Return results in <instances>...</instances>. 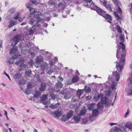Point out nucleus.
<instances>
[{
  "label": "nucleus",
  "instance_id": "1",
  "mask_svg": "<svg viewBox=\"0 0 132 132\" xmlns=\"http://www.w3.org/2000/svg\"><path fill=\"white\" fill-rule=\"evenodd\" d=\"M123 35H121L119 37V38L121 42H119L120 47L118 46V49L117 51L116 57L118 60H119L121 65L118 64L116 65V67L117 70L119 72L121 71V69L123 67V64L125 61V57L126 55L125 50V46L123 43L124 39Z\"/></svg>",
  "mask_w": 132,
  "mask_h": 132
},
{
  "label": "nucleus",
  "instance_id": "2",
  "mask_svg": "<svg viewBox=\"0 0 132 132\" xmlns=\"http://www.w3.org/2000/svg\"><path fill=\"white\" fill-rule=\"evenodd\" d=\"M40 14L39 12H36L35 13V16L36 19H31L29 21V23L31 24H32L36 22V23L32 26L31 28H29L27 29V31L29 35H31L33 34L36 30V27L40 26L39 22L42 23L43 22L44 19L39 17Z\"/></svg>",
  "mask_w": 132,
  "mask_h": 132
},
{
  "label": "nucleus",
  "instance_id": "3",
  "mask_svg": "<svg viewBox=\"0 0 132 132\" xmlns=\"http://www.w3.org/2000/svg\"><path fill=\"white\" fill-rule=\"evenodd\" d=\"M23 60V59L21 58L20 59L19 61H17L16 63V64L19 66L20 70H25L27 67L28 68H30V66L28 67V65H27L26 64H24L22 63Z\"/></svg>",
  "mask_w": 132,
  "mask_h": 132
},
{
  "label": "nucleus",
  "instance_id": "4",
  "mask_svg": "<svg viewBox=\"0 0 132 132\" xmlns=\"http://www.w3.org/2000/svg\"><path fill=\"white\" fill-rule=\"evenodd\" d=\"M39 50L38 48L36 46H34L29 49L28 53L32 58L33 57L36 55V53L38 52Z\"/></svg>",
  "mask_w": 132,
  "mask_h": 132
},
{
  "label": "nucleus",
  "instance_id": "5",
  "mask_svg": "<svg viewBox=\"0 0 132 132\" xmlns=\"http://www.w3.org/2000/svg\"><path fill=\"white\" fill-rule=\"evenodd\" d=\"M85 1V5L88 7H90L91 9L92 10V8L94 7V6H96L95 4L93 2L92 0H83Z\"/></svg>",
  "mask_w": 132,
  "mask_h": 132
},
{
  "label": "nucleus",
  "instance_id": "6",
  "mask_svg": "<svg viewBox=\"0 0 132 132\" xmlns=\"http://www.w3.org/2000/svg\"><path fill=\"white\" fill-rule=\"evenodd\" d=\"M92 10H95L99 14L103 16L105 14V12L103 10L100 9L96 6H94V8H92Z\"/></svg>",
  "mask_w": 132,
  "mask_h": 132
},
{
  "label": "nucleus",
  "instance_id": "7",
  "mask_svg": "<svg viewBox=\"0 0 132 132\" xmlns=\"http://www.w3.org/2000/svg\"><path fill=\"white\" fill-rule=\"evenodd\" d=\"M72 93V91L71 89L68 90L64 94V98L66 99L70 98L71 97Z\"/></svg>",
  "mask_w": 132,
  "mask_h": 132
},
{
  "label": "nucleus",
  "instance_id": "8",
  "mask_svg": "<svg viewBox=\"0 0 132 132\" xmlns=\"http://www.w3.org/2000/svg\"><path fill=\"white\" fill-rule=\"evenodd\" d=\"M62 84L61 82H58L56 83V89H55L53 88H51V90H52L53 92H54L55 91L58 92L59 91V90H57V89H59V88H60L62 87Z\"/></svg>",
  "mask_w": 132,
  "mask_h": 132
},
{
  "label": "nucleus",
  "instance_id": "9",
  "mask_svg": "<svg viewBox=\"0 0 132 132\" xmlns=\"http://www.w3.org/2000/svg\"><path fill=\"white\" fill-rule=\"evenodd\" d=\"M21 35H17L14 37L13 40L15 43L14 46L15 45L19 42V41L21 40Z\"/></svg>",
  "mask_w": 132,
  "mask_h": 132
},
{
  "label": "nucleus",
  "instance_id": "10",
  "mask_svg": "<svg viewBox=\"0 0 132 132\" xmlns=\"http://www.w3.org/2000/svg\"><path fill=\"white\" fill-rule=\"evenodd\" d=\"M43 59L42 56H37L35 59V63H36L39 64L43 61Z\"/></svg>",
  "mask_w": 132,
  "mask_h": 132
},
{
  "label": "nucleus",
  "instance_id": "11",
  "mask_svg": "<svg viewBox=\"0 0 132 132\" xmlns=\"http://www.w3.org/2000/svg\"><path fill=\"white\" fill-rule=\"evenodd\" d=\"M18 58V57L17 55H13L12 59H10L7 62L8 65H10L11 64L13 63L14 61L13 60L16 59H17Z\"/></svg>",
  "mask_w": 132,
  "mask_h": 132
},
{
  "label": "nucleus",
  "instance_id": "12",
  "mask_svg": "<svg viewBox=\"0 0 132 132\" xmlns=\"http://www.w3.org/2000/svg\"><path fill=\"white\" fill-rule=\"evenodd\" d=\"M103 17L106 19L108 22L110 23H112V18L111 16L109 14H104Z\"/></svg>",
  "mask_w": 132,
  "mask_h": 132
},
{
  "label": "nucleus",
  "instance_id": "13",
  "mask_svg": "<svg viewBox=\"0 0 132 132\" xmlns=\"http://www.w3.org/2000/svg\"><path fill=\"white\" fill-rule=\"evenodd\" d=\"M103 94H98V95H96L93 97V98L95 101H96L100 99L102 97Z\"/></svg>",
  "mask_w": 132,
  "mask_h": 132
},
{
  "label": "nucleus",
  "instance_id": "14",
  "mask_svg": "<svg viewBox=\"0 0 132 132\" xmlns=\"http://www.w3.org/2000/svg\"><path fill=\"white\" fill-rule=\"evenodd\" d=\"M73 119L76 122L79 121L80 119V115L78 114L75 115L73 117Z\"/></svg>",
  "mask_w": 132,
  "mask_h": 132
},
{
  "label": "nucleus",
  "instance_id": "15",
  "mask_svg": "<svg viewBox=\"0 0 132 132\" xmlns=\"http://www.w3.org/2000/svg\"><path fill=\"white\" fill-rule=\"evenodd\" d=\"M29 11H30V12L31 14H32L34 13V19H36V18H36L35 17V13H36V12H38V13L39 12L40 13V15H39V18H40V16L42 15V14H41V13L40 12H35V9L33 8H31L30 9H29Z\"/></svg>",
  "mask_w": 132,
  "mask_h": 132
},
{
  "label": "nucleus",
  "instance_id": "16",
  "mask_svg": "<svg viewBox=\"0 0 132 132\" xmlns=\"http://www.w3.org/2000/svg\"><path fill=\"white\" fill-rule=\"evenodd\" d=\"M99 113V110L98 108L94 109L92 111V114L94 116H97Z\"/></svg>",
  "mask_w": 132,
  "mask_h": 132
},
{
  "label": "nucleus",
  "instance_id": "17",
  "mask_svg": "<svg viewBox=\"0 0 132 132\" xmlns=\"http://www.w3.org/2000/svg\"><path fill=\"white\" fill-rule=\"evenodd\" d=\"M101 2L102 3L103 5L107 9H109L111 11V7L109 5H108L107 4V2L105 0H101Z\"/></svg>",
  "mask_w": 132,
  "mask_h": 132
},
{
  "label": "nucleus",
  "instance_id": "18",
  "mask_svg": "<svg viewBox=\"0 0 132 132\" xmlns=\"http://www.w3.org/2000/svg\"><path fill=\"white\" fill-rule=\"evenodd\" d=\"M65 8V6L62 4L60 3L59 4L58 11L59 12H60L61 11L64 9Z\"/></svg>",
  "mask_w": 132,
  "mask_h": 132
},
{
  "label": "nucleus",
  "instance_id": "19",
  "mask_svg": "<svg viewBox=\"0 0 132 132\" xmlns=\"http://www.w3.org/2000/svg\"><path fill=\"white\" fill-rule=\"evenodd\" d=\"M50 107L53 109H55L58 108L60 107V104L57 103L56 104H52L50 106Z\"/></svg>",
  "mask_w": 132,
  "mask_h": 132
},
{
  "label": "nucleus",
  "instance_id": "20",
  "mask_svg": "<svg viewBox=\"0 0 132 132\" xmlns=\"http://www.w3.org/2000/svg\"><path fill=\"white\" fill-rule=\"evenodd\" d=\"M62 114V112L61 111H57L54 112L53 113V115L57 117H59Z\"/></svg>",
  "mask_w": 132,
  "mask_h": 132
},
{
  "label": "nucleus",
  "instance_id": "21",
  "mask_svg": "<svg viewBox=\"0 0 132 132\" xmlns=\"http://www.w3.org/2000/svg\"><path fill=\"white\" fill-rule=\"evenodd\" d=\"M46 87V86L45 83L44 82L42 83L39 87V89L41 91H43L45 90Z\"/></svg>",
  "mask_w": 132,
  "mask_h": 132
},
{
  "label": "nucleus",
  "instance_id": "22",
  "mask_svg": "<svg viewBox=\"0 0 132 132\" xmlns=\"http://www.w3.org/2000/svg\"><path fill=\"white\" fill-rule=\"evenodd\" d=\"M18 51V49L16 47H13L10 50V54H14L16 53Z\"/></svg>",
  "mask_w": 132,
  "mask_h": 132
},
{
  "label": "nucleus",
  "instance_id": "23",
  "mask_svg": "<svg viewBox=\"0 0 132 132\" xmlns=\"http://www.w3.org/2000/svg\"><path fill=\"white\" fill-rule=\"evenodd\" d=\"M22 75L20 73H17L15 74L13 76L14 78L16 80L19 79L21 78Z\"/></svg>",
  "mask_w": 132,
  "mask_h": 132
},
{
  "label": "nucleus",
  "instance_id": "24",
  "mask_svg": "<svg viewBox=\"0 0 132 132\" xmlns=\"http://www.w3.org/2000/svg\"><path fill=\"white\" fill-rule=\"evenodd\" d=\"M73 115V111L72 110H70L67 114V119H69Z\"/></svg>",
  "mask_w": 132,
  "mask_h": 132
},
{
  "label": "nucleus",
  "instance_id": "25",
  "mask_svg": "<svg viewBox=\"0 0 132 132\" xmlns=\"http://www.w3.org/2000/svg\"><path fill=\"white\" fill-rule=\"evenodd\" d=\"M114 14L117 20L119 21L120 20L122 19V16L121 15L119 16L117 12H114Z\"/></svg>",
  "mask_w": 132,
  "mask_h": 132
},
{
  "label": "nucleus",
  "instance_id": "26",
  "mask_svg": "<svg viewBox=\"0 0 132 132\" xmlns=\"http://www.w3.org/2000/svg\"><path fill=\"white\" fill-rule=\"evenodd\" d=\"M95 104L92 103L90 104L88 106V109L89 111H92L95 108Z\"/></svg>",
  "mask_w": 132,
  "mask_h": 132
},
{
  "label": "nucleus",
  "instance_id": "27",
  "mask_svg": "<svg viewBox=\"0 0 132 132\" xmlns=\"http://www.w3.org/2000/svg\"><path fill=\"white\" fill-rule=\"evenodd\" d=\"M101 101L104 104H106L107 102V98L105 96H103V94L102 97L101 98Z\"/></svg>",
  "mask_w": 132,
  "mask_h": 132
},
{
  "label": "nucleus",
  "instance_id": "28",
  "mask_svg": "<svg viewBox=\"0 0 132 132\" xmlns=\"http://www.w3.org/2000/svg\"><path fill=\"white\" fill-rule=\"evenodd\" d=\"M25 73L26 76L27 77H29L31 74V70L29 69H27Z\"/></svg>",
  "mask_w": 132,
  "mask_h": 132
},
{
  "label": "nucleus",
  "instance_id": "29",
  "mask_svg": "<svg viewBox=\"0 0 132 132\" xmlns=\"http://www.w3.org/2000/svg\"><path fill=\"white\" fill-rule=\"evenodd\" d=\"M9 24L8 25V27L9 28H11L13 26L15 23V22L13 20H11L9 21Z\"/></svg>",
  "mask_w": 132,
  "mask_h": 132
},
{
  "label": "nucleus",
  "instance_id": "30",
  "mask_svg": "<svg viewBox=\"0 0 132 132\" xmlns=\"http://www.w3.org/2000/svg\"><path fill=\"white\" fill-rule=\"evenodd\" d=\"M83 92L82 90H79L77 91V95L78 96V98H80V96Z\"/></svg>",
  "mask_w": 132,
  "mask_h": 132
},
{
  "label": "nucleus",
  "instance_id": "31",
  "mask_svg": "<svg viewBox=\"0 0 132 132\" xmlns=\"http://www.w3.org/2000/svg\"><path fill=\"white\" fill-rule=\"evenodd\" d=\"M48 67V64L45 63H43L41 66V68L43 70L45 69Z\"/></svg>",
  "mask_w": 132,
  "mask_h": 132
},
{
  "label": "nucleus",
  "instance_id": "32",
  "mask_svg": "<svg viewBox=\"0 0 132 132\" xmlns=\"http://www.w3.org/2000/svg\"><path fill=\"white\" fill-rule=\"evenodd\" d=\"M78 78L77 76H75L72 78V81L73 82L75 83L78 81Z\"/></svg>",
  "mask_w": 132,
  "mask_h": 132
},
{
  "label": "nucleus",
  "instance_id": "33",
  "mask_svg": "<svg viewBox=\"0 0 132 132\" xmlns=\"http://www.w3.org/2000/svg\"><path fill=\"white\" fill-rule=\"evenodd\" d=\"M126 127L128 128L132 129V123L130 122H128L126 124Z\"/></svg>",
  "mask_w": 132,
  "mask_h": 132
},
{
  "label": "nucleus",
  "instance_id": "34",
  "mask_svg": "<svg viewBox=\"0 0 132 132\" xmlns=\"http://www.w3.org/2000/svg\"><path fill=\"white\" fill-rule=\"evenodd\" d=\"M41 93L40 92L38 91H36L34 95V96L35 97H39L40 96Z\"/></svg>",
  "mask_w": 132,
  "mask_h": 132
},
{
  "label": "nucleus",
  "instance_id": "35",
  "mask_svg": "<svg viewBox=\"0 0 132 132\" xmlns=\"http://www.w3.org/2000/svg\"><path fill=\"white\" fill-rule=\"evenodd\" d=\"M84 89L86 93H89L91 91L90 88L89 87H87L86 86H85Z\"/></svg>",
  "mask_w": 132,
  "mask_h": 132
},
{
  "label": "nucleus",
  "instance_id": "36",
  "mask_svg": "<svg viewBox=\"0 0 132 132\" xmlns=\"http://www.w3.org/2000/svg\"><path fill=\"white\" fill-rule=\"evenodd\" d=\"M97 108L98 109L101 110L103 109V105L102 103H98L97 104Z\"/></svg>",
  "mask_w": 132,
  "mask_h": 132
},
{
  "label": "nucleus",
  "instance_id": "37",
  "mask_svg": "<svg viewBox=\"0 0 132 132\" xmlns=\"http://www.w3.org/2000/svg\"><path fill=\"white\" fill-rule=\"evenodd\" d=\"M86 110L84 109L82 110L80 112V115L81 116L84 114L86 112Z\"/></svg>",
  "mask_w": 132,
  "mask_h": 132
},
{
  "label": "nucleus",
  "instance_id": "38",
  "mask_svg": "<svg viewBox=\"0 0 132 132\" xmlns=\"http://www.w3.org/2000/svg\"><path fill=\"white\" fill-rule=\"evenodd\" d=\"M96 117V116H94L92 114V115L90 116L89 117V119L91 121H93L95 119V117Z\"/></svg>",
  "mask_w": 132,
  "mask_h": 132
},
{
  "label": "nucleus",
  "instance_id": "39",
  "mask_svg": "<svg viewBox=\"0 0 132 132\" xmlns=\"http://www.w3.org/2000/svg\"><path fill=\"white\" fill-rule=\"evenodd\" d=\"M20 16L19 14L18 13H17L15 14L14 16V19L15 20H17L19 19Z\"/></svg>",
  "mask_w": 132,
  "mask_h": 132
},
{
  "label": "nucleus",
  "instance_id": "40",
  "mask_svg": "<svg viewBox=\"0 0 132 132\" xmlns=\"http://www.w3.org/2000/svg\"><path fill=\"white\" fill-rule=\"evenodd\" d=\"M31 2L33 4L37 5L39 2L38 0H31Z\"/></svg>",
  "mask_w": 132,
  "mask_h": 132
},
{
  "label": "nucleus",
  "instance_id": "41",
  "mask_svg": "<svg viewBox=\"0 0 132 132\" xmlns=\"http://www.w3.org/2000/svg\"><path fill=\"white\" fill-rule=\"evenodd\" d=\"M15 8H11L9 10V12L12 14H14L15 12Z\"/></svg>",
  "mask_w": 132,
  "mask_h": 132
},
{
  "label": "nucleus",
  "instance_id": "42",
  "mask_svg": "<svg viewBox=\"0 0 132 132\" xmlns=\"http://www.w3.org/2000/svg\"><path fill=\"white\" fill-rule=\"evenodd\" d=\"M52 69L51 68H49L46 70V71L47 73L48 74H50L51 73L53 72L52 70H51Z\"/></svg>",
  "mask_w": 132,
  "mask_h": 132
},
{
  "label": "nucleus",
  "instance_id": "43",
  "mask_svg": "<svg viewBox=\"0 0 132 132\" xmlns=\"http://www.w3.org/2000/svg\"><path fill=\"white\" fill-rule=\"evenodd\" d=\"M116 80L118 81L119 80V79L120 75L119 73H116Z\"/></svg>",
  "mask_w": 132,
  "mask_h": 132
},
{
  "label": "nucleus",
  "instance_id": "44",
  "mask_svg": "<svg viewBox=\"0 0 132 132\" xmlns=\"http://www.w3.org/2000/svg\"><path fill=\"white\" fill-rule=\"evenodd\" d=\"M34 61L32 60H31L28 62V65H30L29 66L31 67L34 64Z\"/></svg>",
  "mask_w": 132,
  "mask_h": 132
},
{
  "label": "nucleus",
  "instance_id": "45",
  "mask_svg": "<svg viewBox=\"0 0 132 132\" xmlns=\"http://www.w3.org/2000/svg\"><path fill=\"white\" fill-rule=\"evenodd\" d=\"M117 29L118 32L120 33L122 32V31L121 30V28L119 26H117Z\"/></svg>",
  "mask_w": 132,
  "mask_h": 132
},
{
  "label": "nucleus",
  "instance_id": "46",
  "mask_svg": "<svg viewBox=\"0 0 132 132\" xmlns=\"http://www.w3.org/2000/svg\"><path fill=\"white\" fill-rule=\"evenodd\" d=\"M116 83L115 82H113L111 85V87L112 89H113L116 88Z\"/></svg>",
  "mask_w": 132,
  "mask_h": 132
},
{
  "label": "nucleus",
  "instance_id": "47",
  "mask_svg": "<svg viewBox=\"0 0 132 132\" xmlns=\"http://www.w3.org/2000/svg\"><path fill=\"white\" fill-rule=\"evenodd\" d=\"M30 91L29 90L28 88H27L26 89L25 91V93L27 95H28L30 93Z\"/></svg>",
  "mask_w": 132,
  "mask_h": 132
},
{
  "label": "nucleus",
  "instance_id": "48",
  "mask_svg": "<svg viewBox=\"0 0 132 132\" xmlns=\"http://www.w3.org/2000/svg\"><path fill=\"white\" fill-rule=\"evenodd\" d=\"M88 119L87 118H85L82 119V122L84 123H86L88 121Z\"/></svg>",
  "mask_w": 132,
  "mask_h": 132
},
{
  "label": "nucleus",
  "instance_id": "49",
  "mask_svg": "<svg viewBox=\"0 0 132 132\" xmlns=\"http://www.w3.org/2000/svg\"><path fill=\"white\" fill-rule=\"evenodd\" d=\"M117 11L119 14H121L122 13L121 10L119 6L118 7Z\"/></svg>",
  "mask_w": 132,
  "mask_h": 132
},
{
  "label": "nucleus",
  "instance_id": "50",
  "mask_svg": "<svg viewBox=\"0 0 132 132\" xmlns=\"http://www.w3.org/2000/svg\"><path fill=\"white\" fill-rule=\"evenodd\" d=\"M50 97L51 98L54 99L56 97V95L54 94H52L51 95Z\"/></svg>",
  "mask_w": 132,
  "mask_h": 132
},
{
  "label": "nucleus",
  "instance_id": "51",
  "mask_svg": "<svg viewBox=\"0 0 132 132\" xmlns=\"http://www.w3.org/2000/svg\"><path fill=\"white\" fill-rule=\"evenodd\" d=\"M28 88H30L33 86L31 84L30 82H29L27 84Z\"/></svg>",
  "mask_w": 132,
  "mask_h": 132
},
{
  "label": "nucleus",
  "instance_id": "52",
  "mask_svg": "<svg viewBox=\"0 0 132 132\" xmlns=\"http://www.w3.org/2000/svg\"><path fill=\"white\" fill-rule=\"evenodd\" d=\"M26 6L27 7L28 9L31 8V5L30 3H27Z\"/></svg>",
  "mask_w": 132,
  "mask_h": 132
},
{
  "label": "nucleus",
  "instance_id": "53",
  "mask_svg": "<svg viewBox=\"0 0 132 132\" xmlns=\"http://www.w3.org/2000/svg\"><path fill=\"white\" fill-rule=\"evenodd\" d=\"M47 95H43L42 96V100H45L47 99Z\"/></svg>",
  "mask_w": 132,
  "mask_h": 132
},
{
  "label": "nucleus",
  "instance_id": "54",
  "mask_svg": "<svg viewBox=\"0 0 132 132\" xmlns=\"http://www.w3.org/2000/svg\"><path fill=\"white\" fill-rule=\"evenodd\" d=\"M112 1L116 5H118V1L117 0H112Z\"/></svg>",
  "mask_w": 132,
  "mask_h": 132
},
{
  "label": "nucleus",
  "instance_id": "55",
  "mask_svg": "<svg viewBox=\"0 0 132 132\" xmlns=\"http://www.w3.org/2000/svg\"><path fill=\"white\" fill-rule=\"evenodd\" d=\"M49 64L51 65H53L54 64V62L52 60H51L49 61Z\"/></svg>",
  "mask_w": 132,
  "mask_h": 132
},
{
  "label": "nucleus",
  "instance_id": "56",
  "mask_svg": "<svg viewBox=\"0 0 132 132\" xmlns=\"http://www.w3.org/2000/svg\"><path fill=\"white\" fill-rule=\"evenodd\" d=\"M62 120H63L64 121H66L68 119H67V116L65 117H63L62 118Z\"/></svg>",
  "mask_w": 132,
  "mask_h": 132
},
{
  "label": "nucleus",
  "instance_id": "57",
  "mask_svg": "<svg viewBox=\"0 0 132 132\" xmlns=\"http://www.w3.org/2000/svg\"><path fill=\"white\" fill-rule=\"evenodd\" d=\"M25 18V17L22 18H19V22H22Z\"/></svg>",
  "mask_w": 132,
  "mask_h": 132
},
{
  "label": "nucleus",
  "instance_id": "58",
  "mask_svg": "<svg viewBox=\"0 0 132 132\" xmlns=\"http://www.w3.org/2000/svg\"><path fill=\"white\" fill-rule=\"evenodd\" d=\"M115 131L116 132H122V131L120 129H118L117 128H116L115 129Z\"/></svg>",
  "mask_w": 132,
  "mask_h": 132
},
{
  "label": "nucleus",
  "instance_id": "59",
  "mask_svg": "<svg viewBox=\"0 0 132 132\" xmlns=\"http://www.w3.org/2000/svg\"><path fill=\"white\" fill-rule=\"evenodd\" d=\"M129 111L128 110L127 112H126L125 115V118H126L127 116L129 114Z\"/></svg>",
  "mask_w": 132,
  "mask_h": 132
},
{
  "label": "nucleus",
  "instance_id": "60",
  "mask_svg": "<svg viewBox=\"0 0 132 132\" xmlns=\"http://www.w3.org/2000/svg\"><path fill=\"white\" fill-rule=\"evenodd\" d=\"M3 74H5L7 77L9 78V79L10 80V78L9 77V76L8 75V74L5 72H4L3 73Z\"/></svg>",
  "mask_w": 132,
  "mask_h": 132
},
{
  "label": "nucleus",
  "instance_id": "61",
  "mask_svg": "<svg viewBox=\"0 0 132 132\" xmlns=\"http://www.w3.org/2000/svg\"><path fill=\"white\" fill-rule=\"evenodd\" d=\"M117 123H109V125H110L111 126H112L114 125H117Z\"/></svg>",
  "mask_w": 132,
  "mask_h": 132
},
{
  "label": "nucleus",
  "instance_id": "62",
  "mask_svg": "<svg viewBox=\"0 0 132 132\" xmlns=\"http://www.w3.org/2000/svg\"><path fill=\"white\" fill-rule=\"evenodd\" d=\"M2 40H0V47H2Z\"/></svg>",
  "mask_w": 132,
  "mask_h": 132
},
{
  "label": "nucleus",
  "instance_id": "63",
  "mask_svg": "<svg viewBox=\"0 0 132 132\" xmlns=\"http://www.w3.org/2000/svg\"><path fill=\"white\" fill-rule=\"evenodd\" d=\"M60 94H64V90H62L60 92Z\"/></svg>",
  "mask_w": 132,
  "mask_h": 132
},
{
  "label": "nucleus",
  "instance_id": "64",
  "mask_svg": "<svg viewBox=\"0 0 132 132\" xmlns=\"http://www.w3.org/2000/svg\"><path fill=\"white\" fill-rule=\"evenodd\" d=\"M79 109L78 107H76L75 109V111L76 112H78L79 110Z\"/></svg>",
  "mask_w": 132,
  "mask_h": 132
}]
</instances>
